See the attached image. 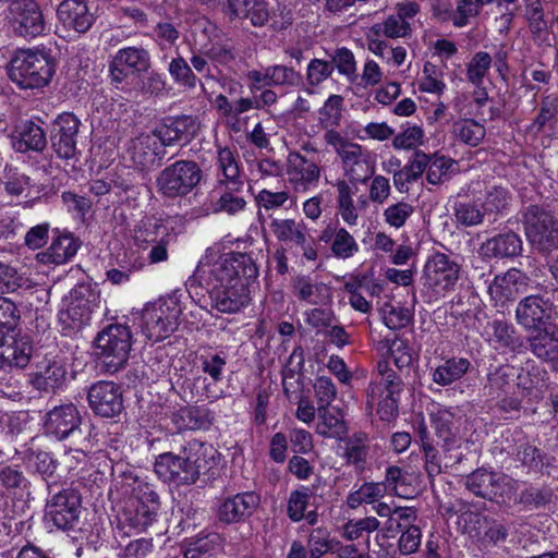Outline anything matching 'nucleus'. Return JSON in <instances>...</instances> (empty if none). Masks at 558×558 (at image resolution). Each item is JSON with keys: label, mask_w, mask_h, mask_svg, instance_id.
Returning a JSON list of instances; mask_svg holds the SVG:
<instances>
[{"label": "nucleus", "mask_w": 558, "mask_h": 558, "mask_svg": "<svg viewBox=\"0 0 558 558\" xmlns=\"http://www.w3.org/2000/svg\"><path fill=\"white\" fill-rule=\"evenodd\" d=\"M33 347L17 329L0 328V369L23 368L31 360Z\"/></svg>", "instance_id": "12"}, {"label": "nucleus", "mask_w": 558, "mask_h": 558, "mask_svg": "<svg viewBox=\"0 0 558 558\" xmlns=\"http://www.w3.org/2000/svg\"><path fill=\"white\" fill-rule=\"evenodd\" d=\"M221 191L218 199L214 203V210L216 213H226L228 215H236L243 211L246 206V201L240 195L242 190H234L231 184L219 185Z\"/></svg>", "instance_id": "41"}, {"label": "nucleus", "mask_w": 558, "mask_h": 558, "mask_svg": "<svg viewBox=\"0 0 558 558\" xmlns=\"http://www.w3.org/2000/svg\"><path fill=\"white\" fill-rule=\"evenodd\" d=\"M100 295L88 284L75 287L59 311L58 319L63 330H80L87 325L92 314L99 308Z\"/></svg>", "instance_id": "6"}, {"label": "nucleus", "mask_w": 558, "mask_h": 558, "mask_svg": "<svg viewBox=\"0 0 558 558\" xmlns=\"http://www.w3.org/2000/svg\"><path fill=\"white\" fill-rule=\"evenodd\" d=\"M485 333L490 341L496 342L499 347L514 349L517 347V339L514 337V327L501 319H494L488 322L485 327Z\"/></svg>", "instance_id": "42"}, {"label": "nucleus", "mask_w": 558, "mask_h": 558, "mask_svg": "<svg viewBox=\"0 0 558 558\" xmlns=\"http://www.w3.org/2000/svg\"><path fill=\"white\" fill-rule=\"evenodd\" d=\"M287 174L295 192H306L317 185L320 168L300 153L290 151L287 157Z\"/></svg>", "instance_id": "21"}, {"label": "nucleus", "mask_w": 558, "mask_h": 558, "mask_svg": "<svg viewBox=\"0 0 558 558\" xmlns=\"http://www.w3.org/2000/svg\"><path fill=\"white\" fill-rule=\"evenodd\" d=\"M316 433L325 438L342 439L348 433L343 413L336 408H317Z\"/></svg>", "instance_id": "34"}, {"label": "nucleus", "mask_w": 558, "mask_h": 558, "mask_svg": "<svg viewBox=\"0 0 558 558\" xmlns=\"http://www.w3.org/2000/svg\"><path fill=\"white\" fill-rule=\"evenodd\" d=\"M82 422L77 408L72 403L53 407L45 416L46 432L64 439L75 432Z\"/></svg>", "instance_id": "25"}, {"label": "nucleus", "mask_w": 558, "mask_h": 558, "mask_svg": "<svg viewBox=\"0 0 558 558\" xmlns=\"http://www.w3.org/2000/svg\"><path fill=\"white\" fill-rule=\"evenodd\" d=\"M481 205L473 202L458 203L454 207L457 221L466 227L482 223L485 213L481 210Z\"/></svg>", "instance_id": "64"}, {"label": "nucleus", "mask_w": 558, "mask_h": 558, "mask_svg": "<svg viewBox=\"0 0 558 558\" xmlns=\"http://www.w3.org/2000/svg\"><path fill=\"white\" fill-rule=\"evenodd\" d=\"M527 341L537 359L549 364L558 359V326L548 324L529 336Z\"/></svg>", "instance_id": "29"}, {"label": "nucleus", "mask_w": 558, "mask_h": 558, "mask_svg": "<svg viewBox=\"0 0 558 558\" xmlns=\"http://www.w3.org/2000/svg\"><path fill=\"white\" fill-rule=\"evenodd\" d=\"M333 185L338 193V214L349 227L357 226L360 215L365 213L369 206L368 198L365 195H360L357 199H354L353 190L345 179H338Z\"/></svg>", "instance_id": "26"}, {"label": "nucleus", "mask_w": 558, "mask_h": 558, "mask_svg": "<svg viewBox=\"0 0 558 558\" xmlns=\"http://www.w3.org/2000/svg\"><path fill=\"white\" fill-rule=\"evenodd\" d=\"M368 437L365 433H356L345 441V458L357 469H363L368 456Z\"/></svg>", "instance_id": "43"}, {"label": "nucleus", "mask_w": 558, "mask_h": 558, "mask_svg": "<svg viewBox=\"0 0 558 558\" xmlns=\"http://www.w3.org/2000/svg\"><path fill=\"white\" fill-rule=\"evenodd\" d=\"M194 132L195 121L186 116L170 119L154 131L155 135L160 138L163 148L177 142L187 141Z\"/></svg>", "instance_id": "32"}, {"label": "nucleus", "mask_w": 558, "mask_h": 558, "mask_svg": "<svg viewBox=\"0 0 558 558\" xmlns=\"http://www.w3.org/2000/svg\"><path fill=\"white\" fill-rule=\"evenodd\" d=\"M57 16L65 28L77 33H86L94 23L86 0H63L58 5Z\"/></svg>", "instance_id": "27"}, {"label": "nucleus", "mask_w": 558, "mask_h": 558, "mask_svg": "<svg viewBox=\"0 0 558 558\" xmlns=\"http://www.w3.org/2000/svg\"><path fill=\"white\" fill-rule=\"evenodd\" d=\"M159 507V497L153 486L144 480L135 477L132 496L124 510L128 523L137 530H146L156 520Z\"/></svg>", "instance_id": "8"}, {"label": "nucleus", "mask_w": 558, "mask_h": 558, "mask_svg": "<svg viewBox=\"0 0 558 558\" xmlns=\"http://www.w3.org/2000/svg\"><path fill=\"white\" fill-rule=\"evenodd\" d=\"M330 62L333 63V69L337 68L339 74L350 81L356 78V61L350 49L345 47L337 48L331 54Z\"/></svg>", "instance_id": "60"}, {"label": "nucleus", "mask_w": 558, "mask_h": 558, "mask_svg": "<svg viewBox=\"0 0 558 558\" xmlns=\"http://www.w3.org/2000/svg\"><path fill=\"white\" fill-rule=\"evenodd\" d=\"M294 294L302 301L312 304L324 303L329 299L328 288L322 282H315L308 276H298L293 280Z\"/></svg>", "instance_id": "40"}, {"label": "nucleus", "mask_w": 558, "mask_h": 558, "mask_svg": "<svg viewBox=\"0 0 558 558\" xmlns=\"http://www.w3.org/2000/svg\"><path fill=\"white\" fill-rule=\"evenodd\" d=\"M340 543L329 538L328 532L323 529H315L308 537L307 546L311 558H320L328 551H335Z\"/></svg>", "instance_id": "62"}, {"label": "nucleus", "mask_w": 558, "mask_h": 558, "mask_svg": "<svg viewBox=\"0 0 558 558\" xmlns=\"http://www.w3.org/2000/svg\"><path fill=\"white\" fill-rule=\"evenodd\" d=\"M386 486V493L407 498L408 497V477L399 466L391 465L386 469L385 480L381 482Z\"/></svg>", "instance_id": "55"}, {"label": "nucleus", "mask_w": 558, "mask_h": 558, "mask_svg": "<svg viewBox=\"0 0 558 558\" xmlns=\"http://www.w3.org/2000/svg\"><path fill=\"white\" fill-rule=\"evenodd\" d=\"M522 252V241L514 232L497 234L483 242L478 254L484 259L511 258Z\"/></svg>", "instance_id": "28"}, {"label": "nucleus", "mask_w": 558, "mask_h": 558, "mask_svg": "<svg viewBox=\"0 0 558 558\" xmlns=\"http://www.w3.org/2000/svg\"><path fill=\"white\" fill-rule=\"evenodd\" d=\"M492 66L493 58L488 52H475L466 64L468 81L472 85L480 87Z\"/></svg>", "instance_id": "47"}, {"label": "nucleus", "mask_w": 558, "mask_h": 558, "mask_svg": "<svg viewBox=\"0 0 558 558\" xmlns=\"http://www.w3.org/2000/svg\"><path fill=\"white\" fill-rule=\"evenodd\" d=\"M80 247V242L71 233H60L53 236L50 246L43 254V260L61 265L69 262Z\"/></svg>", "instance_id": "36"}, {"label": "nucleus", "mask_w": 558, "mask_h": 558, "mask_svg": "<svg viewBox=\"0 0 558 558\" xmlns=\"http://www.w3.org/2000/svg\"><path fill=\"white\" fill-rule=\"evenodd\" d=\"M266 76L271 86H294L301 80L299 72L282 64L267 66Z\"/></svg>", "instance_id": "61"}, {"label": "nucleus", "mask_w": 558, "mask_h": 558, "mask_svg": "<svg viewBox=\"0 0 558 558\" xmlns=\"http://www.w3.org/2000/svg\"><path fill=\"white\" fill-rule=\"evenodd\" d=\"M80 497L72 489L53 495L46 505L45 517L61 530L71 529L78 519Z\"/></svg>", "instance_id": "16"}, {"label": "nucleus", "mask_w": 558, "mask_h": 558, "mask_svg": "<svg viewBox=\"0 0 558 558\" xmlns=\"http://www.w3.org/2000/svg\"><path fill=\"white\" fill-rule=\"evenodd\" d=\"M453 134L461 142L475 147L483 141L486 131L484 125L475 120L462 119L454 122Z\"/></svg>", "instance_id": "45"}, {"label": "nucleus", "mask_w": 558, "mask_h": 558, "mask_svg": "<svg viewBox=\"0 0 558 558\" xmlns=\"http://www.w3.org/2000/svg\"><path fill=\"white\" fill-rule=\"evenodd\" d=\"M380 522L376 517H365L356 520H349L342 525L341 535L348 541H356L364 534H371L378 530Z\"/></svg>", "instance_id": "50"}, {"label": "nucleus", "mask_w": 558, "mask_h": 558, "mask_svg": "<svg viewBox=\"0 0 558 558\" xmlns=\"http://www.w3.org/2000/svg\"><path fill=\"white\" fill-rule=\"evenodd\" d=\"M95 343L96 354L110 371L116 372L128 361L132 335L129 327L113 324L98 333Z\"/></svg>", "instance_id": "9"}, {"label": "nucleus", "mask_w": 558, "mask_h": 558, "mask_svg": "<svg viewBox=\"0 0 558 558\" xmlns=\"http://www.w3.org/2000/svg\"><path fill=\"white\" fill-rule=\"evenodd\" d=\"M471 363L465 357H451L437 366L433 374V381L439 386H448L461 379L469 371Z\"/></svg>", "instance_id": "39"}, {"label": "nucleus", "mask_w": 558, "mask_h": 558, "mask_svg": "<svg viewBox=\"0 0 558 558\" xmlns=\"http://www.w3.org/2000/svg\"><path fill=\"white\" fill-rule=\"evenodd\" d=\"M343 97L330 95L318 110V121L323 129L337 128L342 119Z\"/></svg>", "instance_id": "46"}, {"label": "nucleus", "mask_w": 558, "mask_h": 558, "mask_svg": "<svg viewBox=\"0 0 558 558\" xmlns=\"http://www.w3.org/2000/svg\"><path fill=\"white\" fill-rule=\"evenodd\" d=\"M217 168L219 185L231 184L235 191L243 190V182L240 179L239 157L235 150L227 146H218Z\"/></svg>", "instance_id": "33"}, {"label": "nucleus", "mask_w": 558, "mask_h": 558, "mask_svg": "<svg viewBox=\"0 0 558 558\" xmlns=\"http://www.w3.org/2000/svg\"><path fill=\"white\" fill-rule=\"evenodd\" d=\"M201 179L202 170L195 161L178 160L158 173L156 187L163 198L175 199L191 193Z\"/></svg>", "instance_id": "5"}, {"label": "nucleus", "mask_w": 558, "mask_h": 558, "mask_svg": "<svg viewBox=\"0 0 558 558\" xmlns=\"http://www.w3.org/2000/svg\"><path fill=\"white\" fill-rule=\"evenodd\" d=\"M384 324L392 330L405 327L411 322V313L408 308L392 303H386L381 307Z\"/></svg>", "instance_id": "56"}, {"label": "nucleus", "mask_w": 558, "mask_h": 558, "mask_svg": "<svg viewBox=\"0 0 558 558\" xmlns=\"http://www.w3.org/2000/svg\"><path fill=\"white\" fill-rule=\"evenodd\" d=\"M259 502V496L253 492L236 494L220 502L217 517L221 522L228 524L238 523L250 518Z\"/></svg>", "instance_id": "24"}, {"label": "nucleus", "mask_w": 558, "mask_h": 558, "mask_svg": "<svg viewBox=\"0 0 558 558\" xmlns=\"http://www.w3.org/2000/svg\"><path fill=\"white\" fill-rule=\"evenodd\" d=\"M529 284V277L517 268H511L505 274L497 275L488 286V293L496 305L504 306L507 302L524 292Z\"/></svg>", "instance_id": "23"}, {"label": "nucleus", "mask_w": 558, "mask_h": 558, "mask_svg": "<svg viewBox=\"0 0 558 558\" xmlns=\"http://www.w3.org/2000/svg\"><path fill=\"white\" fill-rule=\"evenodd\" d=\"M234 16L248 19L254 26L264 25L269 13L264 0H227Z\"/></svg>", "instance_id": "38"}, {"label": "nucleus", "mask_w": 558, "mask_h": 558, "mask_svg": "<svg viewBox=\"0 0 558 558\" xmlns=\"http://www.w3.org/2000/svg\"><path fill=\"white\" fill-rule=\"evenodd\" d=\"M523 226L527 241L539 253L558 248V221L538 206H529L523 214Z\"/></svg>", "instance_id": "7"}, {"label": "nucleus", "mask_w": 558, "mask_h": 558, "mask_svg": "<svg viewBox=\"0 0 558 558\" xmlns=\"http://www.w3.org/2000/svg\"><path fill=\"white\" fill-rule=\"evenodd\" d=\"M456 162L445 156H430L426 169V180L429 184H440L450 178L451 168Z\"/></svg>", "instance_id": "52"}, {"label": "nucleus", "mask_w": 558, "mask_h": 558, "mask_svg": "<svg viewBox=\"0 0 558 558\" xmlns=\"http://www.w3.org/2000/svg\"><path fill=\"white\" fill-rule=\"evenodd\" d=\"M166 155L162 143L154 131L142 133L131 138L124 150V156L134 167L145 170L157 166Z\"/></svg>", "instance_id": "14"}, {"label": "nucleus", "mask_w": 558, "mask_h": 558, "mask_svg": "<svg viewBox=\"0 0 558 558\" xmlns=\"http://www.w3.org/2000/svg\"><path fill=\"white\" fill-rule=\"evenodd\" d=\"M517 489V481L505 474L494 473L492 493L488 499L498 504L514 501Z\"/></svg>", "instance_id": "48"}, {"label": "nucleus", "mask_w": 558, "mask_h": 558, "mask_svg": "<svg viewBox=\"0 0 558 558\" xmlns=\"http://www.w3.org/2000/svg\"><path fill=\"white\" fill-rule=\"evenodd\" d=\"M167 234H169V232L160 219L144 217L135 226L133 238L135 245L146 251L149 244L160 240L162 235Z\"/></svg>", "instance_id": "37"}, {"label": "nucleus", "mask_w": 558, "mask_h": 558, "mask_svg": "<svg viewBox=\"0 0 558 558\" xmlns=\"http://www.w3.org/2000/svg\"><path fill=\"white\" fill-rule=\"evenodd\" d=\"M459 275V264L444 253L433 254L424 266L425 284L438 294L452 290Z\"/></svg>", "instance_id": "13"}, {"label": "nucleus", "mask_w": 558, "mask_h": 558, "mask_svg": "<svg viewBox=\"0 0 558 558\" xmlns=\"http://www.w3.org/2000/svg\"><path fill=\"white\" fill-rule=\"evenodd\" d=\"M208 450L213 451V448L194 444L181 454L161 453L156 459L155 472L160 480L175 486L193 484L206 468Z\"/></svg>", "instance_id": "2"}, {"label": "nucleus", "mask_w": 558, "mask_h": 558, "mask_svg": "<svg viewBox=\"0 0 558 558\" xmlns=\"http://www.w3.org/2000/svg\"><path fill=\"white\" fill-rule=\"evenodd\" d=\"M8 72L11 81L20 87L40 88L50 82L54 65L47 52L23 49L13 56Z\"/></svg>", "instance_id": "3"}, {"label": "nucleus", "mask_w": 558, "mask_h": 558, "mask_svg": "<svg viewBox=\"0 0 558 558\" xmlns=\"http://www.w3.org/2000/svg\"><path fill=\"white\" fill-rule=\"evenodd\" d=\"M333 63L323 59H312L306 66L305 81L308 93H315L324 82L331 77Z\"/></svg>", "instance_id": "44"}, {"label": "nucleus", "mask_w": 558, "mask_h": 558, "mask_svg": "<svg viewBox=\"0 0 558 558\" xmlns=\"http://www.w3.org/2000/svg\"><path fill=\"white\" fill-rule=\"evenodd\" d=\"M80 124V120L70 112H63L56 119L51 142L60 158L71 159L76 155V136Z\"/></svg>", "instance_id": "20"}, {"label": "nucleus", "mask_w": 558, "mask_h": 558, "mask_svg": "<svg viewBox=\"0 0 558 558\" xmlns=\"http://www.w3.org/2000/svg\"><path fill=\"white\" fill-rule=\"evenodd\" d=\"M453 413L448 409H441L432 415V422L437 436L444 440L447 449L456 444V433L453 432Z\"/></svg>", "instance_id": "49"}, {"label": "nucleus", "mask_w": 558, "mask_h": 558, "mask_svg": "<svg viewBox=\"0 0 558 558\" xmlns=\"http://www.w3.org/2000/svg\"><path fill=\"white\" fill-rule=\"evenodd\" d=\"M11 138L13 148L19 153L41 151L47 145L44 130L32 121L16 126Z\"/></svg>", "instance_id": "31"}, {"label": "nucleus", "mask_w": 558, "mask_h": 558, "mask_svg": "<svg viewBox=\"0 0 558 558\" xmlns=\"http://www.w3.org/2000/svg\"><path fill=\"white\" fill-rule=\"evenodd\" d=\"M494 472L478 469L471 473L465 481L466 488L482 498H489L492 493Z\"/></svg>", "instance_id": "57"}, {"label": "nucleus", "mask_w": 558, "mask_h": 558, "mask_svg": "<svg viewBox=\"0 0 558 558\" xmlns=\"http://www.w3.org/2000/svg\"><path fill=\"white\" fill-rule=\"evenodd\" d=\"M313 492L305 486L291 492L288 499V515L293 522H299L305 517V510L308 506Z\"/></svg>", "instance_id": "53"}, {"label": "nucleus", "mask_w": 558, "mask_h": 558, "mask_svg": "<svg viewBox=\"0 0 558 558\" xmlns=\"http://www.w3.org/2000/svg\"><path fill=\"white\" fill-rule=\"evenodd\" d=\"M87 399L94 413L102 417H114L123 410L121 388L113 381L101 380L92 385Z\"/></svg>", "instance_id": "17"}, {"label": "nucleus", "mask_w": 558, "mask_h": 558, "mask_svg": "<svg viewBox=\"0 0 558 558\" xmlns=\"http://www.w3.org/2000/svg\"><path fill=\"white\" fill-rule=\"evenodd\" d=\"M269 229L279 242L294 244L300 247L306 260L314 262L317 259L316 243L307 234L306 226L302 220L275 218L270 221Z\"/></svg>", "instance_id": "11"}, {"label": "nucleus", "mask_w": 558, "mask_h": 558, "mask_svg": "<svg viewBox=\"0 0 558 558\" xmlns=\"http://www.w3.org/2000/svg\"><path fill=\"white\" fill-rule=\"evenodd\" d=\"M206 418L207 411L194 407L182 408L174 414V422L181 429H199Z\"/></svg>", "instance_id": "54"}, {"label": "nucleus", "mask_w": 558, "mask_h": 558, "mask_svg": "<svg viewBox=\"0 0 558 558\" xmlns=\"http://www.w3.org/2000/svg\"><path fill=\"white\" fill-rule=\"evenodd\" d=\"M65 379V369L57 361H45L37 365L32 375V384L38 390L49 391L58 388Z\"/></svg>", "instance_id": "35"}, {"label": "nucleus", "mask_w": 558, "mask_h": 558, "mask_svg": "<svg viewBox=\"0 0 558 558\" xmlns=\"http://www.w3.org/2000/svg\"><path fill=\"white\" fill-rule=\"evenodd\" d=\"M377 377L369 384L367 390V404H373L377 400V396L384 393L388 396H399L402 391V380L397 373L389 366L387 361L377 363Z\"/></svg>", "instance_id": "30"}, {"label": "nucleus", "mask_w": 558, "mask_h": 558, "mask_svg": "<svg viewBox=\"0 0 558 558\" xmlns=\"http://www.w3.org/2000/svg\"><path fill=\"white\" fill-rule=\"evenodd\" d=\"M182 313L180 301L169 295L147 304L142 312V331L154 342L168 338L178 327Z\"/></svg>", "instance_id": "4"}, {"label": "nucleus", "mask_w": 558, "mask_h": 558, "mask_svg": "<svg viewBox=\"0 0 558 558\" xmlns=\"http://www.w3.org/2000/svg\"><path fill=\"white\" fill-rule=\"evenodd\" d=\"M510 203L509 192L501 186H493L489 189L481 206L485 214H499L502 213Z\"/></svg>", "instance_id": "58"}, {"label": "nucleus", "mask_w": 558, "mask_h": 558, "mask_svg": "<svg viewBox=\"0 0 558 558\" xmlns=\"http://www.w3.org/2000/svg\"><path fill=\"white\" fill-rule=\"evenodd\" d=\"M8 23L14 35L33 39L45 35L47 24L35 0H13L8 7Z\"/></svg>", "instance_id": "10"}, {"label": "nucleus", "mask_w": 558, "mask_h": 558, "mask_svg": "<svg viewBox=\"0 0 558 558\" xmlns=\"http://www.w3.org/2000/svg\"><path fill=\"white\" fill-rule=\"evenodd\" d=\"M553 303L543 296L533 294L523 298L515 307V322L525 330H538L548 326Z\"/></svg>", "instance_id": "18"}, {"label": "nucleus", "mask_w": 558, "mask_h": 558, "mask_svg": "<svg viewBox=\"0 0 558 558\" xmlns=\"http://www.w3.org/2000/svg\"><path fill=\"white\" fill-rule=\"evenodd\" d=\"M418 89L436 95H441L445 92L446 83L434 64L429 62L424 64L422 77L418 81Z\"/></svg>", "instance_id": "63"}, {"label": "nucleus", "mask_w": 558, "mask_h": 558, "mask_svg": "<svg viewBox=\"0 0 558 558\" xmlns=\"http://www.w3.org/2000/svg\"><path fill=\"white\" fill-rule=\"evenodd\" d=\"M150 68V54L143 47H125L119 49L109 63L113 82L121 83L130 75H140Z\"/></svg>", "instance_id": "15"}, {"label": "nucleus", "mask_w": 558, "mask_h": 558, "mask_svg": "<svg viewBox=\"0 0 558 558\" xmlns=\"http://www.w3.org/2000/svg\"><path fill=\"white\" fill-rule=\"evenodd\" d=\"M197 272L208 289L225 288L243 279H255L258 269L253 258L244 253H229L216 256L207 254L201 260Z\"/></svg>", "instance_id": "1"}, {"label": "nucleus", "mask_w": 558, "mask_h": 558, "mask_svg": "<svg viewBox=\"0 0 558 558\" xmlns=\"http://www.w3.org/2000/svg\"><path fill=\"white\" fill-rule=\"evenodd\" d=\"M252 279L235 281L225 288L210 289L213 305L221 313H236L248 305L251 301L248 286Z\"/></svg>", "instance_id": "22"}, {"label": "nucleus", "mask_w": 558, "mask_h": 558, "mask_svg": "<svg viewBox=\"0 0 558 558\" xmlns=\"http://www.w3.org/2000/svg\"><path fill=\"white\" fill-rule=\"evenodd\" d=\"M424 136L425 134L421 126L408 124L393 137L392 146L396 149H414L423 144Z\"/></svg>", "instance_id": "59"}, {"label": "nucleus", "mask_w": 558, "mask_h": 558, "mask_svg": "<svg viewBox=\"0 0 558 558\" xmlns=\"http://www.w3.org/2000/svg\"><path fill=\"white\" fill-rule=\"evenodd\" d=\"M343 175L350 183H365L376 170V161L369 150L355 143L350 149L339 157Z\"/></svg>", "instance_id": "19"}, {"label": "nucleus", "mask_w": 558, "mask_h": 558, "mask_svg": "<svg viewBox=\"0 0 558 558\" xmlns=\"http://www.w3.org/2000/svg\"><path fill=\"white\" fill-rule=\"evenodd\" d=\"M330 250L335 257L347 259L359 252V244L354 236L345 228L341 227L331 242Z\"/></svg>", "instance_id": "51"}]
</instances>
